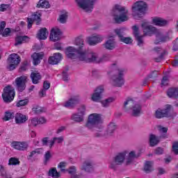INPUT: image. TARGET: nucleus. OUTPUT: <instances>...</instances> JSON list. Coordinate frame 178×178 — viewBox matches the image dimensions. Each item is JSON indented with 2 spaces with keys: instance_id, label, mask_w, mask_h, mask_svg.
<instances>
[{
  "instance_id": "obj_30",
  "label": "nucleus",
  "mask_w": 178,
  "mask_h": 178,
  "mask_svg": "<svg viewBox=\"0 0 178 178\" xmlns=\"http://www.w3.org/2000/svg\"><path fill=\"white\" fill-rule=\"evenodd\" d=\"M15 122L17 124L27 122V117L22 113H17L15 115Z\"/></svg>"
},
{
  "instance_id": "obj_6",
  "label": "nucleus",
  "mask_w": 178,
  "mask_h": 178,
  "mask_svg": "<svg viewBox=\"0 0 178 178\" xmlns=\"http://www.w3.org/2000/svg\"><path fill=\"white\" fill-rule=\"evenodd\" d=\"M86 127L92 130V131H101V129H102L101 115L97 113L90 114L86 123Z\"/></svg>"
},
{
  "instance_id": "obj_5",
  "label": "nucleus",
  "mask_w": 178,
  "mask_h": 178,
  "mask_svg": "<svg viewBox=\"0 0 178 178\" xmlns=\"http://www.w3.org/2000/svg\"><path fill=\"white\" fill-rule=\"evenodd\" d=\"M111 69L115 73H117L116 75L113 76L111 83L115 87H122L124 84V79H123L124 70L119 67L118 63L112 64Z\"/></svg>"
},
{
  "instance_id": "obj_60",
  "label": "nucleus",
  "mask_w": 178,
  "mask_h": 178,
  "mask_svg": "<svg viewBox=\"0 0 178 178\" xmlns=\"http://www.w3.org/2000/svg\"><path fill=\"white\" fill-rule=\"evenodd\" d=\"M38 124H44V123H47V119H45V118H44V117H40L38 120Z\"/></svg>"
},
{
  "instance_id": "obj_42",
  "label": "nucleus",
  "mask_w": 178,
  "mask_h": 178,
  "mask_svg": "<svg viewBox=\"0 0 178 178\" xmlns=\"http://www.w3.org/2000/svg\"><path fill=\"white\" fill-rule=\"evenodd\" d=\"M41 154V149H36L30 152V154L28 156V159H31L33 156H35V155H40Z\"/></svg>"
},
{
  "instance_id": "obj_37",
  "label": "nucleus",
  "mask_w": 178,
  "mask_h": 178,
  "mask_svg": "<svg viewBox=\"0 0 178 178\" xmlns=\"http://www.w3.org/2000/svg\"><path fill=\"white\" fill-rule=\"evenodd\" d=\"M72 119L75 122H83V120H84V117L77 113L72 115Z\"/></svg>"
},
{
  "instance_id": "obj_49",
  "label": "nucleus",
  "mask_w": 178,
  "mask_h": 178,
  "mask_svg": "<svg viewBox=\"0 0 178 178\" xmlns=\"http://www.w3.org/2000/svg\"><path fill=\"white\" fill-rule=\"evenodd\" d=\"M172 152H174L175 155H178V142H174L172 143Z\"/></svg>"
},
{
  "instance_id": "obj_7",
  "label": "nucleus",
  "mask_w": 178,
  "mask_h": 178,
  "mask_svg": "<svg viewBox=\"0 0 178 178\" xmlns=\"http://www.w3.org/2000/svg\"><path fill=\"white\" fill-rule=\"evenodd\" d=\"M124 108H129L127 112H131L132 116L141 115V105L131 98H128L124 103Z\"/></svg>"
},
{
  "instance_id": "obj_23",
  "label": "nucleus",
  "mask_w": 178,
  "mask_h": 178,
  "mask_svg": "<svg viewBox=\"0 0 178 178\" xmlns=\"http://www.w3.org/2000/svg\"><path fill=\"white\" fill-rule=\"evenodd\" d=\"M62 54L55 53L53 56L49 58L48 62L49 65H58L62 60Z\"/></svg>"
},
{
  "instance_id": "obj_13",
  "label": "nucleus",
  "mask_w": 178,
  "mask_h": 178,
  "mask_svg": "<svg viewBox=\"0 0 178 178\" xmlns=\"http://www.w3.org/2000/svg\"><path fill=\"white\" fill-rule=\"evenodd\" d=\"M27 80L28 77L25 75L16 78V88L19 92H23V91L26 90V83H27Z\"/></svg>"
},
{
  "instance_id": "obj_8",
  "label": "nucleus",
  "mask_w": 178,
  "mask_h": 178,
  "mask_svg": "<svg viewBox=\"0 0 178 178\" xmlns=\"http://www.w3.org/2000/svg\"><path fill=\"white\" fill-rule=\"evenodd\" d=\"M129 154L127 150H124L122 152L118 153L112 161H110L108 163L109 169L113 170H116L118 169V165H122L124 160L126 159V155Z\"/></svg>"
},
{
  "instance_id": "obj_28",
  "label": "nucleus",
  "mask_w": 178,
  "mask_h": 178,
  "mask_svg": "<svg viewBox=\"0 0 178 178\" xmlns=\"http://www.w3.org/2000/svg\"><path fill=\"white\" fill-rule=\"evenodd\" d=\"M29 38L27 36H17L15 38V47H17V45H21V44H23V42H29Z\"/></svg>"
},
{
  "instance_id": "obj_44",
  "label": "nucleus",
  "mask_w": 178,
  "mask_h": 178,
  "mask_svg": "<svg viewBox=\"0 0 178 178\" xmlns=\"http://www.w3.org/2000/svg\"><path fill=\"white\" fill-rule=\"evenodd\" d=\"M13 118H15V113L7 111L6 112L3 120L8 121L13 119Z\"/></svg>"
},
{
  "instance_id": "obj_32",
  "label": "nucleus",
  "mask_w": 178,
  "mask_h": 178,
  "mask_svg": "<svg viewBox=\"0 0 178 178\" xmlns=\"http://www.w3.org/2000/svg\"><path fill=\"white\" fill-rule=\"evenodd\" d=\"M167 95L170 98H178V88H170Z\"/></svg>"
},
{
  "instance_id": "obj_27",
  "label": "nucleus",
  "mask_w": 178,
  "mask_h": 178,
  "mask_svg": "<svg viewBox=\"0 0 178 178\" xmlns=\"http://www.w3.org/2000/svg\"><path fill=\"white\" fill-rule=\"evenodd\" d=\"M31 79L33 84H38L40 80H41V74L38 72H32L31 74Z\"/></svg>"
},
{
  "instance_id": "obj_57",
  "label": "nucleus",
  "mask_w": 178,
  "mask_h": 178,
  "mask_svg": "<svg viewBox=\"0 0 178 178\" xmlns=\"http://www.w3.org/2000/svg\"><path fill=\"white\" fill-rule=\"evenodd\" d=\"M54 139L55 143H57V144H60V143L63 142V137L60 136L58 138L54 137L53 138Z\"/></svg>"
},
{
  "instance_id": "obj_39",
  "label": "nucleus",
  "mask_w": 178,
  "mask_h": 178,
  "mask_svg": "<svg viewBox=\"0 0 178 178\" xmlns=\"http://www.w3.org/2000/svg\"><path fill=\"white\" fill-rule=\"evenodd\" d=\"M32 111L34 113H35L36 115H38L40 113H42L43 112H45V108L40 107L39 106H35L32 108Z\"/></svg>"
},
{
  "instance_id": "obj_9",
  "label": "nucleus",
  "mask_w": 178,
  "mask_h": 178,
  "mask_svg": "<svg viewBox=\"0 0 178 178\" xmlns=\"http://www.w3.org/2000/svg\"><path fill=\"white\" fill-rule=\"evenodd\" d=\"M15 89L10 86H8L4 88L3 93L2 94V98L6 104H9L15 99Z\"/></svg>"
},
{
  "instance_id": "obj_36",
  "label": "nucleus",
  "mask_w": 178,
  "mask_h": 178,
  "mask_svg": "<svg viewBox=\"0 0 178 178\" xmlns=\"http://www.w3.org/2000/svg\"><path fill=\"white\" fill-rule=\"evenodd\" d=\"M115 101V97H109L108 99H106L101 102L102 106L104 108H107V106H109L112 102Z\"/></svg>"
},
{
  "instance_id": "obj_45",
  "label": "nucleus",
  "mask_w": 178,
  "mask_h": 178,
  "mask_svg": "<svg viewBox=\"0 0 178 178\" xmlns=\"http://www.w3.org/2000/svg\"><path fill=\"white\" fill-rule=\"evenodd\" d=\"M116 130V124L115 123L111 122L108 126V134H111V133H113L114 131Z\"/></svg>"
},
{
  "instance_id": "obj_18",
  "label": "nucleus",
  "mask_w": 178,
  "mask_h": 178,
  "mask_svg": "<svg viewBox=\"0 0 178 178\" xmlns=\"http://www.w3.org/2000/svg\"><path fill=\"white\" fill-rule=\"evenodd\" d=\"M62 34V32L60 31V29L58 28H53L51 30L50 32V40L53 42H56V41H59L60 40V35Z\"/></svg>"
},
{
  "instance_id": "obj_19",
  "label": "nucleus",
  "mask_w": 178,
  "mask_h": 178,
  "mask_svg": "<svg viewBox=\"0 0 178 178\" xmlns=\"http://www.w3.org/2000/svg\"><path fill=\"white\" fill-rule=\"evenodd\" d=\"M152 23L154 26H159V27H165L169 24V21L159 17H152Z\"/></svg>"
},
{
  "instance_id": "obj_14",
  "label": "nucleus",
  "mask_w": 178,
  "mask_h": 178,
  "mask_svg": "<svg viewBox=\"0 0 178 178\" xmlns=\"http://www.w3.org/2000/svg\"><path fill=\"white\" fill-rule=\"evenodd\" d=\"M10 147L14 149H17V151H26L27 148H29V143L27 142L13 141Z\"/></svg>"
},
{
  "instance_id": "obj_2",
  "label": "nucleus",
  "mask_w": 178,
  "mask_h": 178,
  "mask_svg": "<svg viewBox=\"0 0 178 178\" xmlns=\"http://www.w3.org/2000/svg\"><path fill=\"white\" fill-rule=\"evenodd\" d=\"M141 27L143 30L145 35H152L156 34V41L155 44H159V42H166L170 40V33L167 34H163L161 31L156 29V28L152 25L149 24V22L147 21H143Z\"/></svg>"
},
{
  "instance_id": "obj_41",
  "label": "nucleus",
  "mask_w": 178,
  "mask_h": 178,
  "mask_svg": "<svg viewBox=\"0 0 178 178\" xmlns=\"http://www.w3.org/2000/svg\"><path fill=\"white\" fill-rule=\"evenodd\" d=\"M67 166V163L61 161L58 165V169H60V172L65 173V172H66Z\"/></svg>"
},
{
  "instance_id": "obj_11",
  "label": "nucleus",
  "mask_w": 178,
  "mask_h": 178,
  "mask_svg": "<svg viewBox=\"0 0 178 178\" xmlns=\"http://www.w3.org/2000/svg\"><path fill=\"white\" fill-rule=\"evenodd\" d=\"M76 2L79 8L85 12H92L95 0H76Z\"/></svg>"
},
{
  "instance_id": "obj_43",
  "label": "nucleus",
  "mask_w": 178,
  "mask_h": 178,
  "mask_svg": "<svg viewBox=\"0 0 178 178\" xmlns=\"http://www.w3.org/2000/svg\"><path fill=\"white\" fill-rule=\"evenodd\" d=\"M51 158H52V154H51V152L47 151L44 154V165H47L48 162H49Z\"/></svg>"
},
{
  "instance_id": "obj_61",
  "label": "nucleus",
  "mask_w": 178,
  "mask_h": 178,
  "mask_svg": "<svg viewBox=\"0 0 178 178\" xmlns=\"http://www.w3.org/2000/svg\"><path fill=\"white\" fill-rule=\"evenodd\" d=\"M49 87H51V83L48 81H44L43 83V89L49 90Z\"/></svg>"
},
{
  "instance_id": "obj_15",
  "label": "nucleus",
  "mask_w": 178,
  "mask_h": 178,
  "mask_svg": "<svg viewBox=\"0 0 178 178\" xmlns=\"http://www.w3.org/2000/svg\"><path fill=\"white\" fill-rule=\"evenodd\" d=\"M104 86H98L95 92L91 95L90 99L93 102H99L101 100V94L104 92Z\"/></svg>"
},
{
  "instance_id": "obj_1",
  "label": "nucleus",
  "mask_w": 178,
  "mask_h": 178,
  "mask_svg": "<svg viewBox=\"0 0 178 178\" xmlns=\"http://www.w3.org/2000/svg\"><path fill=\"white\" fill-rule=\"evenodd\" d=\"M74 44L79 47V49L77 50L73 47H69L67 48V58L77 59L81 62H86V63H91L92 62L101 63V62H104V58H99L98 54L92 51L83 50V47H84L83 35L76 37Z\"/></svg>"
},
{
  "instance_id": "obj_20",
  "label": "nucleus",
  "mask_w": 178,
  "mask_h": 178,
  "mask_svg": "<svg viewBox=\"0 0 178 178\" xmlns=\"http://www.w3.org/2000/svg\"><path fill=\"white\" fill-rule=\"evenodd\" d=\"M115 33L117 34V35H118L122 42H124V44H131L133 42V39L131 38H126L123 36V29H115Z\"/></svg>"
},
{
  "instance_id": "obj_58",
  "label": "nucleus",
  "mask_w": 178,
  "mask_h": 178,
  "mask_svg": "<svg viewBox=\"0 0 178 178\" xmlns=\"http://www.w3.org/2000/svg\"><path fill=\"white\" fill-rule=\"evenodd\" d=\"M154 153L157 155H162V154H163V149L158 147L155 149Z\"/></svg>"
},
{
  "instance_id": "obj_50",
  "label": "nucleus",
  "mask_w": 178,
  "mask_h": 178,
  "mask_svg": "<svg viewBox=\"0 0 178 178\" xmlns=\"http://www.w3.org/2000/svg\"><path fill=\"white\" fill-rule=\"evenodd\" d=\"M67 17V13H66L65 14L60 15L58 18L60 23H65L66 22Z\"/></svg>"
},
{
  "instance_id": "obj_4",
  "label": "nucleus",
  "mask_w": 178,
  "mask_h": 178,
  "mask_svg": "<svg viewBox=\"0 0 178 178\" xmlns=\"http://www.w3.org/2000/svg\"><path fill=\"white\" fill-rule=\"evenodd\" d=\"M148 9V4L144 1H138L135 2L131 6L132 16L134 19L138 20L147 13Z\"/></svg>"
},
{
  "instance_id": "obj_12",
  "label": "nucleus",
  "mask_w": 178,
  "mask_h": 178,
  "mask_svg": "<svg viewBox=\"0 0 178 178\" xmlns=\"http://www.w3.org/2000/svg\"><path fill=\"white\" fill-rule=\"evenodd\" d=\"M172 113V106L167 104L165 106L164 108L162 110L159 108L155 113V116L157 119H161V118H169Z\"/></svg>"
},
{
  "instance_id": "obj_17",
  "label": "nucleus",
  "mask_w": 178,
  "mask_h": 178,
  "mask_svg": "<svg viewBox=\"0 0 178 178\" xmlns=\"http://www.w3.org/2000/svg\"><path fill=\"white\" fill-rule=\"evenodd\" d=\"M86 41L89 45H97V44L104 41V38L100 35L94 34L88 37Z\"/></svg>"
},
{
  "instance_id": "obj_31",
  "label": "nucleus",
  "mask_w": 178,
  "mask_h": 178,
  "mask_svg": "<svg viewBox=\"0 0 178 178\" xmlns=\"http://www.w3.org/2000/svg\"><path fill=\"white\" fill-rule=\"evenodd\" d=\"M154 161H146L144 165V170L146 173H149V172H152L154 170Z\"/></svg>"
},
{
  "instance_id": "obj_24",
  "label": "nucleus",
  "mask_w": 178,
  "mask_h": 178,
  "mask_svg": "<svg viewBox=\"0 0 178 178\" xmlns=\"http://www.w3.org/2000/svg\"><path fill=\"white\" fill-rule=\"evenodd\" d=\"M140 154H138L134 151H131L129 153L128 156L126 158V165H131L134 162L136 158H138Z\"/></svg>"
},
{
  "instance_id": "obj_54",
  "label": "nucleus",
  "mask_w": 178,
  "mask_h": 178,
  "mask_svg": "<svg viewBox=\"0 0 178 178\" xmlns=\"http://www.w3.org/2000/svg\"><path fill=\"white\" fill-rule=\"evenodd\" d=\"M10 33V29L9 28H6L4 29V31H3V33H1V35H3V37H8V35H9V34Z\"/></svg>"
},
{
  "instance_id": "obj_26",
  "label": "nucleus",
  "mask_w": 178,
  "mask_h": 178,
  "mask_svg": "<svg viewBox=\"0 0 178 178\" xmlns=\"http://www.w3.org/2000/svg\"><path fill=\"white\" fill-rule=\"evenodd\" d=\"M79 102H80V97H79V96H74L69 99L67 103V107L74 108V106H76V105H77Z\"/></svg>"
},
{
  "instance_id": "obj_48",
  "label": "nucleus",
  "mask_w": 178,
  "mask_h": 178,
  "mask_svg": "<svg viewBox=\"0 0 178 178\" xmlns=\"http://www.w3.org/2000/svg\"><path fill=\"white\" fill-rule=\"evenodd\" d=\"M19 159L12 157L9 159L8 165H19Z\"/></svg>"
},
{
  "instance_id": "obj_34",
  "label": "nucleus",
  "mask_w": 178,
  "mask_h": 178,
  "mask_svg": "<svg viewBox=\"0 0 178 178\" xmlns=\"http://www.w3.org/2000/svg\"><path fill=\"white\" fill-rule=\"evenodd\" d=\"M49 176H51V177L53 178H59L60 177V174L58 172L56 168H53L49 170Z\"/></svg>"
},
{
  "instance_id": "obj_35",
  "label": "nucleus",
  "mask_w": 178,
  "mask_h": 178,
  "mask_svg": "<svg viewBox=\"0 0 178 178\" xmlns=\"http://www.w3.org/2000/svg\"><path fill=\"white\" fill-rule=\"evenodd\" d=\"M149 143L151 147H155L158 143H159V138L158 137H156L155 135L151 134L149 136Z\"/></svg>"
},
{
  "instance_id": "obj_29",
  "label": "nucleus",
  "mask_w": 178,
  "mask_h": 178,
  "mask_svg": "<svg viewBox=\"0 0 178 178\" xmlns=\"http://www.w3.org/2000/svg\"><path fill=\"white\" fill-rule=\"evenodd\" d=\"M48 38V30L46 28L41 29L38 33L39 40H47Z\"/></svg>"
},
{
  "instance_id": "obj_51",
  "label": "nucleus",
  "mask_w": 178,
  "mask_h": 178,
  "mask_svg": "<svg viewBox=\"0 0 178 178\" xmlns=\"http://www.w3.org/2000/svg\"><path fill=\"white\" fill-rule=\"evenodd\" d=\"M32 19L33 22H37L36 24H38L40 23V22H41V18L40 17V15H33L32 16Z\"/></svg>"
},
{
  "instance_id": "obj_33",
  "label": "nucleus",
  "mask_w": 178,
  "mask_h": 178,
  "mask_svg": "<svg viewBox=\"0 0 178 178\" xmlns=\"http://www.w3.org/2000/svg\"><path fill=\"white\" fill-rule=\"evenodd\" d=\"M68 173L70 175L71 178H81V176L77 175L76 172V167L74 165L69 168Z\"/></svg>"
},
{
  "instance_id": "obj_46",
  "label": "nucleus",
  "mask_w": 178,
  "mask_h": 178,
  "mask_svg": "<svg viewBox=\"0 0 178 178\" xmlns=\"http://www.w3.org/2000/svg\"><path fill=\"white\" fill-rule=\"evenodd\" d=\"M38 124V118H33L29 120V127H35Z\"/></svg>"
},
{
  "instance_id": "obj_25",
  "label": "nucleus",
  "mask_w": 178,
  "mask_h": 178,
  "mask_svg": "<svg viewBox=\"0 0 178 178\" xmlns=\"http://www.w3.org/2000/svg\"><path fill=\"white\" fill-rule=\"evenodd\" d=\"M32 58L33 59V65L37 66V65H40L41 60L44 58V53H34L32 55Z\"/></svg>"
},
{
  "instance_id": "obj_16",
  "label": "nucleus",
  "mask_w": 178,
  "mask_h": 178,
  "mask_svg": "<svg viewBox=\"0 0 178 178\" xmlns=\"http://www.w3.org/2000/svg\"><path fill=\"white\" fill-rule=\"evenodd\" d=\"M134 37L137 41L138 47H144V35H140L138 26L134 25L132 26Z\"/></svg>"
},
{
  "instance_id": "obj_64",
  "label": "nucleus",
  "mask_w": 178,
  "mask_h": 178,
  "mask_svg": "<svg viewBox=\"0 0 178 178\" xmlns=\"http://www.w3.org/2000/svg\"><path fill=\"white\" fill-rule=\"evenodd\" d=\"M46 95H47V89H42L39 92V95L40 97H45Z\"/></svg>"
},
{
  "instance_id": "obj_62",
  "label": "nucleus",
  "mask_w": 178,
  "mask_h": 178,
  "mask_svg": "<svg viewBox=\"0 0 178 178\" xmlns=\"http://www.w3.org/2000/svg\"><path fill=\"white\" fill-rule=\"evenodd\" d=\"M9 8V6L6 5V4H1L0 7V11L1 12H5Z\"/></svg>"
},
{
  "instance_id": "obj_22",
  "label": "nucleus",
  "mask_w": 178,
  "mask_h": 178,
  "mask_svg": "<svg viewBox=\"0 0 178 178\" xmlns=\"http://www.w3.org/2000/svg\"><path fill=\"white\" fill-rule=\"evenodd\" d=\"M106 49L112 51L116 48V41H115V36H109L108 40L104 44Z\"/></svg>"
},
{
  "instance_id": "obj_3",
  "label": "nucleus",
  "mask_w": 178,
  "mask_h": 178,
  "mask_svg": "<svg viewBox=\"0 0 178 178\" xmlns=\"http://www.w3.org/2000/svg\"><path fill=\"white\" fill-rule=\"evenodd\" d=\"M113 19L115 23H123L129 20V10L126 7L115 5L113 9Z\"/></svg>"
},
{
  "instance_id": "obj_21",
  "label": "nucleus",
  "mask_w": 178,
  "mask_h": 178,
  "mask_svg": "<svg viewBox=\"0 0 178 178\" xmlns=\"http://www.w3.org/2000/svg\"><path fill=\"white\" fill-rule=\"evenodd\" d=\"M80 168L81 170H84L87 173H92V172H94L92 161L90 160L85 161L81 165Z\"/></svg>"
},
{
  "instance_id": "obj_40",
  "label": "nucleus",
  "mask_w": 178,
  "mask_h": 178,
  "mask_svg": "<svg viewBox=\"0 0 178 178\" xmlns=\"http://www.w3.org/2000/svg\"><path fill=\"white\" fill-rule=\"evenodd\" d=\"M86 106L82 104L81 106H79L78 108H77V113H78V115H81L82 116L84 117V115H86Z\"/></svg>"
},
{
  "instance_id": "obj_56",
  "label": "nucleus",
  "mask_w": 178,
  "mask_h": 178,
  "mask_svg": "<svg viewBox=\"0 0 178 178\" xmlns=\"http://www.w3.org/2000/svg\"><path fill=\"white\" fill-rule=\"evenodd\" d=\"M49 143V137H45V138H43L42 139V145H48Z\"/></svg>"
},
{
  "instance_id": "obj_59",
  "label": "nucleus",
  "mask_w": 178,
  "mask_h": 178,
  "mask_svg": "<svg viewBox=\"0 0 178 178\" xmlns=\"http://www.w3.org/2000/svg\"><path fill=\"white\" fill-rule=\"evenodd\" d=\"M0 175L1 176H6V171L5 170V168L3 166L0 165Z\"/></svg>"
},
{
  "instance_id": "obj_10",
  "label": "nucleus",
  "mask_w": 178,
  "mask_h": 178,
  "mask_svg": "<svg viewBox=\"0 0 178 178\" xmlns=\"http://www.w3.org/2000/svg\"><path fill=\"white\" fill-rule=\"evenodd\" d=\"M19 63H20V56L16 54H13L8 58L6 69L10 71L15 70Z\"/></svg>"
},
{
  "instance_id": "obj_55",
  "label": "nucleus",
  "mask_w": 178,
  "mask_h": 178,
  "mask_svg": "<svg viewBox=\"0 0 178 178\" xmlns=\"http://www.w3.org/2000/svg\"><path fill=\"white\" fill-rule=\"evenodd\" d=\"M5 27H6V22L3 21L0 23V34L5 30Z\"/></svg>"
},
{
  "instance_id": "obj_53",
  "label": "nucleus",
  "mask_w": 178,
  "mask_h": 178,
  "mask_svg": "<svg viewBox=\"0 0 178 178\" xmlns=\"http://www.w3.org/2000/svg\"><path fill=\"white\" fill-rule=\"evenodd\" d=\"M158 130L160 131V133H162L163 134H166L168 133V128L167 127H163L162 126H159L158 127Z\"/></svg>"
},
{
  "instance_id": "obj_63",
  "label": "nucleus",
  "mask_w": 178,
  "mask_h": 178,
  "mask_svg": "<svg viewBox=\"0 0 178 178\" xmlns=\"http://www.w3.org/2000/svg\"><path fill=\"white\" fill-rule=\"evenodd\" d=\"M178 49V38L177 40L173 42V50L177 51Z\"/></svg>"
},
{
  "instance_id": "obj_52",
  "label": "nucleus",
  "mask_w": 178,
  "mask_h": 178,
  "mask_svg": "<svg viewBox=\"0 0 178 178\" xmlns=\"http://www.w3.org/2000/svg\"><path fill=\"white\" fill-rule=\"evenodd\" d=\"M168 84H169V77H163V79L161 81V86L163 87V86H168Z\"/></svg>"
},
{
  "instance_id": "obj_47",
  "label": "nucleus",
  "mask_w": 178,
  "mask_h": 178,
  "mask_svg": "<svg viewBox=\"0 0 178 178\" xmlns=\"http://www.w3.org/2000/svg\"><path fill=\"white\" fill-rule=\"evenodd\" d=\"M27 104H29V101L27 99L19 100L17 103V106L18 108H20V106H26V105H27Z\"/></svg>"
},
{
  "instance_id": "obj_38",
  "label": "nucleus",
  "mask_w": 178,
  "mask_h": 178,
  "mask_svg": "<svg viewBox=\"0 0 178 178\" xmlns=\"http://www.w3.org/2000/svg\"><path fill=\"white\" fill-rule=\"evenodd\" d=\"M37 8H49V2L46 0H40L38 3L37 4Z\"/></svg>"
}]
</instances>
